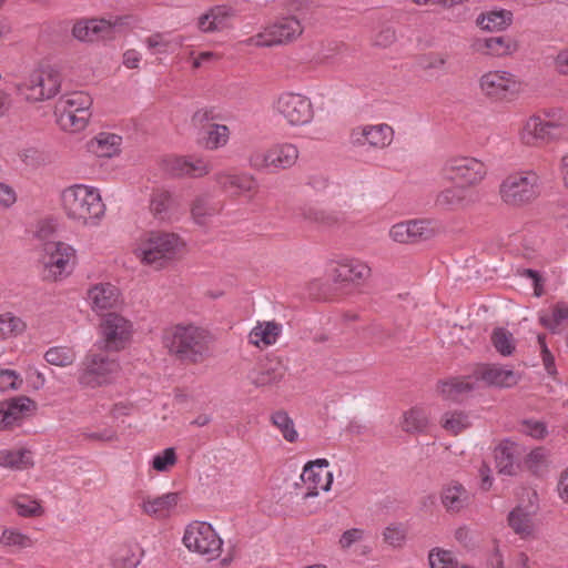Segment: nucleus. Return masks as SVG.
I'll return each instance as SVG.
<instances>
[{
    "label": "nucleus",
    "instance_id": "49",
    "mask_svg": "<svg viewBox=\"0 0 568 568\" xmlns=\"http://www.w3.org/2000/svg\"><path fill=\"white\" fill-rule=\"evenodd\" d=\"M539 322L547 329L556 333L562 322H568V306L562 302L557 303L552 308L551 315L546 313L539 315Z\"/></svg>",
    "mask_w": 568,
    "mask_h": 568
},
{
    "label": "nucleus",
    "instance_id": "40",
    "mask_svg": "<svg viewBox=\"0 0 568 568\" xmlns=\"http://www.w3.org/2000/svg\"><path fill=\"white\" fill-rule=\"evenodd\" d=\"M435 203L445 210L463 207L466 203V190L462 185L446 187L438 193Z\"/></svg>",
    "mask_w": 568,
    "mask_h": 568
},
{
    "label": "nucleus",
    "instance_id": "4",
    "mask_svg": "<svg viewBox=\"0 0 568 568\" xmlns=\"http://www.w3.org/2000/svg\"><path fill=\"white\" fill-rule=\"evenodd\" d=\"M120 372L118 359L109 354L90 349L84 356L78 381L82 386L97 388L112 383Z\"/></svg>",
    "mask_w": 568,
    "mask_h": 568
},
{
    "label": "nucleus",
    "instance_id": "12",
    "mask_svg": "<svg viewBox=\"0 0 568 568\" xmlns=\"http://www.w3.org/2000/svg\"><path fill=\"white\" fill-rule=\"evenodd\" d=\"M394 139V130L386 123L358 125L351 130L348 141L354 148L385 149Z\"/></svg>",
    "mask_w": 568,
    "mask_h": 568
},
{
    "label": "nucleus",
    "instance_id": "54",
    "mask_svg": "<svg viewBox=\"0 0 568 568\" xmlns=\"http://www.w3.org/2000/svg\"><path fill=\"white\" fill-rule=\"evenodd\" d=\"M470 426L469 417L462 412L447 413L444 417L443 427L457 435Z\"/></svg>",
    "mask_w": 568,
    "mask_h": 568
},
{
    "label": "nucleus",
    "instance_id": "35",
    "mask_svg": "<svg viewBox=\"0 0 568 568\" xmlns=\"http://www.w3.org/2000/svg\"><path fill=\"white\" fill-rule=\"evenodd\" d=\"M271 164L274 170H286L292 168L300 155L298 149L292 143L276 144L270 148Z\"/></svg>",
    "mask_w": 568,
    "mask_h": 568
},
{
    "label": "nucleus",
    "instance_id": "37",
    "mask_svg": "<svg viewBox=\"0 0 568 568\" xmlns=\"http://www.w3.org/2000/svg\"><path fill=\"white\" fill-rule=\"evenodd\" d=\"M93 103L92 98L83 92L77 91L62 95L57 104V111H71L80 113H91L90 109Z\"/></svg>",
    "mask_w": 568,
    "mask_h": 568
},
{
    "label": "nucleus",
    "instance_id": "9",
    "mask_svg": "<svg viewBox=\"0 0 568 568\" xmlns=\"http://www.w3.org/2000/svg\"><path fill=\"white\" fill-rule=\"evenodd\" d=\"M61 74L48 68L34 70L28 79L18 84L19 94L29 102H39L53 98L60 90Z\"/></svg>",
    "mask_w": 568,
    "mask_h": 568
},
{
    "label": "nucleus",
    "instance_id": "25",
    "mask_svg": "<svg viewBox=\"0 0 568 568\" xmlns=\"http://www.w3.org/2000/svg\"><path fill=\"white\" fill-rule=\"evenodd\" d=\"M214 180L224 191L234 190L236 195L251 192L257 187L255 178L248 173L217 172Z\"/></svg>",
    "mask_w": 568,
    "mask_h": 568
},
{
    "label": "nucleus",
    "instance_id": "5",
    "mask_svg": "<svg viewBox=\"0 0 568 568\" xmlns=\"http://www.w3.org/2000/svg\"><path fill=\"white\" fill-rule=\"evenodd\" d=\"M540 176L532 170L509 174L499 186L501 200L511 206L532 202L539 195Z\"/></svg>",
    "mask_w": 568,
    "mask_h": 568
},
{
    "label": "nucleus",
    "instance_id": "26",
    "mask_svg": "<svg viewBox=\"0 0 568 568\" xmlns=\"http://www.w3.org/2000/svg\"><path fill=\"white\" fill-rule=\"evenodd\" d=\"M120 292L110 283H99L88 291V300L94 311H104L116 306Z\"/></svg>",
    "mask_w": 568,
    "mask_h": 568
},
{
    "label": "nucleus",
    "instance_id": "59",
    "mask_svg": "<svg viewBox=\"0 0 568 568\" xmlns=\"http://www.w3.org/2000/svg\"><path fill=\"white\" fill-rule=\"evenodd\" d=\"M384 540L392 547H399L405 540V529L400 525H389L384 530Z\"/></svg>",
    "mask_w": 568,
    "mask_h": 568
},
{
    "label": "nucleus",
    "instance_id": "58",
    "mask_svg": "<svg viewBox=\"0 0 568 568\" xmlns=\"http://www.w3.org/2000/svg\"><path fill=\"white\" fill-rule=\"evenodd\" d=\"M537 341H538V345L540 347V354H541V358H542V363H544L546 372L549 375H555L557 373L556 365H555V358L546 344V335L539 334L537 336Z\"/></svg>",
    "mask_w": 568,
    "mask_h": 568
},
{
    "label": "nucleus",
    "instance_id": "22",
    "mask_svg": "<svg viewBox=\"0 0 568 568\" xmlns=\"http://www.w3.org/2000/svg\"><path fill=\"white\" fill-rule=\"evenodd\" d=\"M520 454V446L509 439H505L497 445L494 456L498 473L506 476H515L519 468L518 459Z\"/></svg>",
    "mask_w": 568,
    "mask_h": 568
},
{
    "label": "nucleus",
    "instance_id": "53",
    "mask_svg": "<svg viewBox=\"0 0 568 568\" xmlns=\"http://www.w3.org/2000/svg\"><path fill=\"white\" fill-rule=\"evenodd\" d=\"M176 462L178 457L175 449L173 447H169L153 456L151 466L159 473H166L176 464Z\"/></svg>",
    "mask_w": 568,
    "mask_h": 568
},
{
    "label": "nucleus",
    "instance_id": "20",
    "mask_svg": "<svg viewBox=\"0 0 568 568\" xmlns=\"http://www.w3.org/2000/svg\"><path fill=\"white\" fill-rule=\"evenodd\" d=\"M371 276V267L357 258H344L331 268L329 277L335 283L365 281Z\"/></svg>",
    "mask_w": 568,
    "mask_h": 568
},
{
    "label": "nucleus",
    "instance_id": "11",
    "mask_svg": "<svg viewBox=\"0 0 568 568\" xmlns=\"http://www.w3.org/2000/svg\"><path fill=\"white\" fill-rule=\"evenodd\" d=\"M443 176L462 185L473 186L480 183L487 174L484 162L471 156H454L444 163Z\"/></svg>",
    "mask_w": 568,
    "mask_h": 568
},
{
    "label": "nucleus",
    "instance_id": "1",
    "mask_svg": "<svg viewBox=\"0 0 568 568\" xmlns=\"http://www.w3.org/2000/svg\"><path fill=\"white\" fill-rule=\"evenodd\" d=\"M162 339L172 356L191 364H199L207 358L214 342L209 329L194 324L172 326L164 332Z\"/></svg>",
    "mask_w": 568,
    "mask_h": 568
},
{
    "label": "nucleus",
    "instance_id": "15",
    "mask_svg": "<svg viewBox=\"0 0 568 568\" xmlns=\"http://www.w3.org/2000/svg\"><path fill=\"white\" fill-rule=\"evenodd\" d=\"M165 172L174 178L199 179L207 175L212 170L209 160L200 156H168L163 160Z\"/></svg>",
    "mask_w": 568,
    "mask_h": 568
},
{
    "label": "nucleus",
    "instance_id": "64",
    "mask_svg": "<svg viewBox=\"0 0 568 568\" xmlns=\"http://www.w3.org/2000/svg\"><path fill=\"white\" fill-rule=\"evenodd\" d=\"M520 432L539 439L546 435V427L541 422L527 419L521 423Z\"/></svg>",
    "mask_w": 568,
    "mask_h": 568
},
{
    "label": "nucleus",
    "instance_id": "24",
    "mask_svg": "<svg viewBox=\"0 0 568 568\" xmlns=\"http://www.w3.org/2000/svg\"><path fill=\"white\" fill-rule=\"evenodd\" d=\"M34 407L33 400L27 396L14 397L0 403V429L12 426L20 417Z\"/></svg>",
    "mask_w": 568,
    "mask_h": 568
},
{
    "label": "nucleus",
    "instance_id": "42",
    "mask_svg": "<svg viewBox=\"0 0 568 568\" xmlns=\"http://www.w3.org/2000/svg\"><path fill=\"white\" fill-rule=\"evenodd\" d=\"M91 113H80L71 111H58V123L60 128L69 132H80L89 123Z\"/></svg>",
    "mask_w": 568,
    "mask_h": 568
},
{
    "label": "nucleus",
    "instance_id": "61",
    "mask_svg": "<svg viewBox=\"0 0 568 568\" xmlns=\"http://www.w3.org/2000/svg\"><path fill=\"white\" fill-rule=\"evenodd\" d=\"M22 384L20 375L12 369H0V387L2 389H18Z\"/></svg>",
    "mask_w": 568,
    "mask_h": 568
},
{
    "label": "nucleus",
    "instance_id": "39",
    "mask_svg": "<svg viewBox=\"0 0 568 568\" xmlns=\"http://www.w3.org/2000/svg\"><path fill=\"white\" fill-rule=\"evenodd\" d=\"M511 21L513 13L508 10H491L477 18V24L487 31H501L509 27Z\"/></svg>",
    "mask_w": 568,
    "mask_h": 568
},
{
    "label": "nucleus",
    "instance_id": "46",
    "mask_svg": "<svg viewBox=\"0 0 568 568\" xmlns=\"http://www.w3.org/2000/svg\"><path fill=\"white\" fill-rule=\"evenodd\" d=\"M26 328V323L19 316L10 312L0 314V339L18 336L22 334Z\"/></svg>",
    "mask_w": 568,
    "mask_h": 568
},
{
    "label": "nucleus",
    "instance_id": "31",
    "mask_svg": "<svg viewBox=\"0 0 568 568\" xmlns=\"http://www.w3.org/2000/svg\"><path fill=\"white\" fill-rule=\"evenodd\" d=\"M122 138L115 133L101 132L89 143V151L99 158H112L120 152Z\"/></svg>",
    "mask_w": 568,
    "mask_h": 568
},
{
    "label": "nucleus",
    "instance_id": "43",
    "mask_svg": "<svg viewBox=\"0 0 568 568\" xmlns=\"http://www.w3.org/2000/svg\"><path fill=\"white\" fill-rule=\"evenodd\" d=\"M270 419L272 425L280 430L286 442L295 443L298 439V433L295 428L294 420L285 410L280 409L272 413Z\"/></svg>",
    "mask_w": 568,
    "mask_h": 568
},
{
    "label": "nucleus",
    "instance_id": "36",
    "mask_svg": "<svg viewBox=\"0 0 568 568\" xmlns=\"http://www.w3.org/2000/svg\"><path fill=\"white\" fill-rule=\"evenodd\" d=\"M282 327L275 322L257 323L250 332L248 339L253 345L261 347V345L268 346L276 343Z\"/></svg>",
    "mask_w": 568,
    "mask_h": 568
},
{
    "label": "nucleus",
    "instance_id": "56",
    "mask_svg": "<svg viewBox=\"0 0 568 568\" xmlns=\"http://www.w3.org/2000/svg\"><path fill=\"white\" fill-rule=\"evenodd\" d=\"M0 544L7 547L27 548L31 546V540L18 530L4 529L0 535Z\"/></svg>",
    "mask_w": 568,
    "mask_h": 568
},
{
    "label": "nucleus",
    "instance_id": "47",
    "mask_svg": "<svg viewBox=\"0 0 568 568\" xmlns=\"http://www.w3.org/2000/svg\"><path fill=\"white\" fill-rule=\"evenodd\" d=\"M44 359L50 365L67 367L75 362L77 353L71 347L52 346L44 353Z\"/></svg>",
    "mask_w": 568,
    "mask_h": 568
},
{
    "label": "nucleus",
    "instance_id": "62",
    "mask_svg": "<svg viewBox=\"0 0 568 568\" xmlns=\"http://www.w3.org/2000/svg\"><path fill=\"white\" fill-rule=\"evenodd\" d=\"M339 48L341 45L337 42L322 43L313 59L316 63H325L338 53Z\"/></svg>",
    "mask_w": 568,
    "mask_h": 568
},
{
    "label": "nucleus",
    "instance_id": "63",
    "mask_svg": "<svg viewBox=\"0 0 568 568\" xmlns=\"http://www.w3.org/2000/svg\"><path fill=\"white\" fill-rule=\"evenodd\" d=\"M16 509L20 516L31 517L41 514V506L37 500L20 499L14 503Z\"/></svg>",
    "mask_w": 568,
    "mask_h": 568
},
{
    "label": "nucleus",
    "instance_id": "19",
    "mask_svg": "<svg viewBox=\"0 0 568 568\" xmlns=\"http://www.w3.org/2000/svg\"><path fill=\"white\" fill-rule=\"evenodd\" d=\"M118 23L105 19H90L78 21L72 34L80 41L92 42L114 38Z\"/></svg>",
    "mask_w": 568,
    "mask_h": 568
},
{
    "label": "nucleus",
    "instance_id": "60",
    "mask_svg": "<svg viewBox=\"0 0 568 568\" xmlns=\"http://www.w3.org/2000/svg\"><path fill=\"white\" fill-rule=\"evenodd\" d=\"M547 118L548 120H544V125L546 128V131H548L550 140L552 141L559 138V130L565 125L566 116L560 114L558 118H556L555 113H547Z\"/></svg>",
    "mask_w": 568,
    "mask_h": 568
},
{
    "label": "nucleus",
    "instance_id": "28",
    "mask_svg": "<svg viewBox=\"0 0 568 568\" xmlns=\"http://www.w3.org/2000/svg\"><path fill=\"white\" fill-rule=\"evenodd\" d=\"M479 375L487 385L496 387H511L519 381L517 373L499 365L486 366L481 368Z\"/></svg>",
    "mask_w": 568,
    "mask_h": 568
},
{
    "label": "nucleus",
    "instance_id": "57",
    "mask_svg": "<svg viewBox=\"0 0 568 568\" xmlns=\"http://www.w3.org/2000/svg\"><path fill=\"white\" fill-rule=\"evenodd\" d=\"M248 163L251 168L257 171L272 169L270 149L253 151L250 154Z\"/></svg>",
    "mask_w": 568,
    "mask_h": 568
},
{
    "label": "nucleus",
    "instance_id": "32",
    "mask_svg": "<svg viewBox=\"0 0 568 568\" xmlns=\"http://www.w3.org/2000/svg\"><path fill=\"white\" fill-rule=\"evenodd\" d=\"M519 139L525 145H536L539 141H551L544 125V120L538 115H532L525 121L519 131Z\"/></svg>",
    "mask_w": 568,
    "mask_h": 568
},
{
    "label": "nucleus",
    "instance_id": "41",
    "mask_svg": "<svg viewBox=\"0 0 568 568\" xmlns=\"http://www.w3.org/2000/svg\"><path fill=\"white\" fill-rule=\"evenodd\" d=\"M300 215L307 222L323 227H332L339 223L341 216L333 211H326L314 206H304Z\"/></svg>",
    "mask_w": 568,
    "mask_h": 568
},
{
    "label": "nucleus",
    "instance_id": "8",
    "mask_svg": "<svg viewBox=\"0 0 568 568\" xmlns=\"http://www.w3.org/2000/svg\"><path fill=\"white\" fill-rule=\"evenodd\" d=\"M41 262L47 280L61 281L73 272L77 265V252L68 243L48 242L43 246Z\"/></svg>",
    "mask_w": 568,
    "mask_h": 568
},
{
    "label": "nucleus",
    "instance_id": "27",
    "mask_svg": "<svg viewBox=\"0 0 568 568\" xmlns=\"http://www.w3.org/2000/svg\"><path fill=\"white\" fill-rule=\"evenodd\" d=\"M185 41L183 36H173L170 32H156L143 40L152 54H169L180 49Z\"/></svg>",
    "mask_w": 568,
    "mask_h": 568
},
{
    "label": "nucleus",
    "instance_id": "50",
    "mask_svg": "<svg viewBox=\"0 0 568 568\" xmlns=\"http://www.w3.org/2000/svg\"><path fill=\"white\" fill-rule=\"evenodd\" d=\"M141 561V556L129 545L121 546L112 557L114 568H135Z\"/></svg>",
    "mask_w": 568,
    "mask_h": 568
},
{
    "label": "nucleus",
    "instance_id": "21",
    "mask_svg": "<svg viewBox=\"0 0 568 568\" xmlns=\"http://www.w3.org/2000/svg\"><path fill=\"white\" fill-rule=\"evenodd\" d=\"M180 500L178 493H166L161 496H144L141 501L143 514L161 520L171 516Z\"/></svg>",
    "mask_w": 568,
    "mask_h": 568
},
{
    "label": "nucleus",
    "instance_id": "13",
    "mask_svg": "<svg viewBox=\"0 0 568 568\" xmlns=\"http://www.w3.org/2000/svg\"><path fill=\"white\" fill-rule=\"evenodd\" d=\"M275 109L291 125L307 124L314 115L311 101L298 93L281 94L275 103Z\"/></svg>",
    "mask_w": 568,
    "mask_h": 568
},
{
    "label": "nucleus",
    "instance_id": "34",
    "mask_svg": "<svg viewBox=\"0 0 568 568\" xmlns=\"http://www.w3.org/2000/svg\"><path fill=\"white\" fill-rule=\"evenodd\" d=\"M223 207L220 201H215L211 194H202L194 199L191 205V214L197 224H204L207 217L217 214Z\"/></svg>",
    "mask_w": 568,
    "mask_h": 568
},
{
    "label": "nucleus",
    "instance_id": "2",
    "mask_svg": "<svg viewBox=\"0 0 568 568\" xmlns=\"http://www.w3.org/2000/svg\"><path fill=\"white\" fill-rule=\"evenodd\" d=\"M61 200L68 217L84 225L95 224L104 215L105 206L95 187L69 186L62 192Z\"/></svg>",
    "mask_w": 568,
    "mask_h": 568
},
{
    "label": "nucleus",
    "instance_id": "33",
    "mask_svg": "<svg viewBox=\"0 0 568 568\" xmlns=\"http://www.w3.org/2000/svg\"><path fill=\"white\" fill-rule=\"evenodd\" d=\"M534 515L535 510L517 506L509 513L508 524L517 535L523 538L529 537L535 530Z\"/></svg>",
    "mask_w": 568,
    "mask_h": 568
},
{
    "label": "nucleus",
    "instance_id": "44",
    "mask_svg": "<svg viewBox=\"0 0 568 568\" xmlns=\"http://www.w3.org/2000/svg\"><path fill=\"white\" fill-rule=\"evenodd\" d=\"M29 465H31V457L29 450H0V467L10 469H24Z\"/></svg>",
    "mask_w": 568,
    "mask_h": 568
},
{
    "label": "nucleus",
    "instance_id": "6",
    "mask_svg": "<svg viewBox=\"0 0 568 568\" xmlns=\"http://www.w3.org/2000/svg\"><path fill=\"white\" fill-rule=\"evenodd\" d=\"M303 30L304 27L297 18L282 17L241 43L247 47L271 48L293 42L302 36Z\"/></svg>",
    "mask_w": 568,
    "mask_h": 568
},
{
    "label": "nucleus",
    "instance_id": "48",
    "mask_svg": "<svg viewBox=\"0 0 568 568\" xmlns=\"http://www.w3.org/2000/svg\"><path fill=\"white\" fill-rule=\"evenodd\" d=\"M172 197L168 191H156L152 194L150 200V210L152 214L161 220H168L170 217V206Z\"/></svg>",
    "mask_w": 568,
    "mask_h": 568
},
{
    "label": "nucleus",
    "instance_id": "38",
    "mask_svg": "<svg viewBox=\"0 0 568 568\" xmlns=\"http://www.w3.org/2000/svg\"><path fill=\"white\" fill-rule=\"evenodd\" d=\"M438 389L445 399L458 402L475 389V383L470 378H452L442 382Z\"/></svg>",
    "mask_w": 568,
    "mask_h": 568
},
{
    "label": "nucleus",
    "instance_id": "14",
    "mask_svg": "<svg viewBox=\"0 0 568 568\" xmlns=\"http://www.w3.org/2000/svg\"><path fill=\"white\" fill-rule=\"evenodd\" d=\"M132 325L126 318L116 313H109L101 323L103 342L97 343L95 346L99 349L104 346L108 349L119 351L130 339Z\"/></svg>",
    "mask_w": 568,
    "mask_h": 568
},
{
    "label": "nucleus",
    "instance_id": "16",
    "mask_svg": "<svg viewBox=\"0 0 568 568\" xmlns=\"http://www.w3.org/2000/svg\"><path fill=\"white\" fill-rule=\"evenodd\" d=\"M328 462L324 458L308 462L302 471L301 479L307 486L304 498L318 495L320 490L328 491L333 483V474L327 470Z\"/></svg>",
    "mask_w": 568,
    "mask_h": 568
},
{
    "label": "nucleus",
    "instance_id": "45",
    "mask_svg": "<svg viewBox=\"0 0 568 568\" xmlns=\"http://www.w3.org/2000/svg\"><path fill=\"white\" fill-rule=\"evenodd\" d=\"M490 342L501 356H510L516 349L513 334L504 327H496L491 332Z\"/></svg>",
    "mask_w": 568,
    "mask_h": 568
},
{
    "label": "nucleus",
    "instance_id": "51",
    "mask_svg": "<svg viewBox=\"0 0 568 568\" xmlns=\"http://www.w3.org/2000/svg\"><path fill=\"white\" fill-rule=\"evenodd\" d=\"M230 131L226 125L212 124L207 130V136L205 139L204 146L207 150H217L223 148L229 142Z\"/></svg>",
    "mask_w": 568,
    "mask_h": 568
},
{
    "label": "nucleus",
    "instance_id": "52",
    "mask_svg": "<svg viewBox=\"0 0 568 568\" xmlns=\"http://www.w3.org/2000/svg\"><path fill=\"white\" fill-rule=\"evenodd\" d=\"M427 424L426 413L420 408H413L404 414L402 428L407 433L423 432Z\"/></svg>",
    "mask_w": 568,
    "mask_h": 568
},
{
    "label": "nucleus",
    "instance_id": "30",
    "mask_svg": "<svg viewBox=\"0 0 568 568\" xmlns=\"http://www.w3.org/2000/svg\"><path fill=\"white\" fill-rule=\"evenodd\" d=\"M442 504L449 513H458L468 505L469 494L459 483H450L443 488Z\"/></svg>",
    "mask_w": 568,
    "mask_h": 568
},
{
    "label": "nucleus",
    "instance_id": "17",
    "mask_svg": "<svg viewBox=\"0 0 568 568\" xmlns=\"http://www.w3.org/2000/svg\"><path fill=\"white\" fill-rule=\"evenodd\" d=\"M518 48V41L509 36L475 38L470 43L473 52L494 58L511 55Z\"/></svg>",
    "mask_w": 568,
    "mask_h": 568
},
{
    "label": "nucleus",
    "instance_id": "18",
    "mask_svg": "<svg viewBox=\"0 0 568 568\" xmlns=\"http://www.w3.org/2000/svg\"><path fill=\"white\" fill-rule=\"evenodd\" d=\"M435 234L430 222L426 220H412L392 226L389 236L398 243H416L426 241Z\"/></svg>",
    "mask_w": 568,
    "mask_h": 568
},
{
    "label": "nucleus",
    "instance_id": "10",
    "mask_svg": "<svg viewBox=\"0 0 568 568\" xmlns=\"http://www.w3.org/2000/svg\"><path fill=\"white\" fill-rule=\"evenodd\" d=\"M478 83L480 92L491 101H509L521 91L520 80L506 70L487 71Z\"/></svg>",
    "mask_w": 568,
    "mask_h": 568
},
{
    "label": "nucleus",
    "instance_id": "55",
    "mask_svg": "<svg viewBox=\"0 0 568 568\" xmlns=\"http://www.w3.org/2000/svg\"><path fill=\"white\" fill-rule=\"evenodd\" d=\"M428 560L432 568H457L459 566L450 551L438 548L430 550Z\"/></svg>",
    "mask_w": 568,
    "mask_h": 568
},
{
    "label": "nucleus",
    "instance_id": "29",
    "mask_svg": "<svg viewBox=\"0 0 568 568\" xmlns=\"http://www.w3.org/2000/svg\"><path fill=\"white\" fill-rule=\"evenodd\" d=\"M285 376V367L278 361L267 362L261 369L250 373L248 378L256 387L280 383Z\"/></svg>",
    "mask_w": 568,
    "mask_h": 568
},
{
    "label": "nucleus",
    "instance_id": "7",
    "mask_svg": "<svg viewBox=\"0 0 568 568\" xmlns=\"http://www.w3.org/2000/svg\"><path fill=\"white\" fill-rule=\"evenodd\" d=\"M182 540L190 551L202 556L206 561L219 558L222 552L223 540L206 521L189 524Z\"/></svg>",
    "mask_w": 568,
    "mask_h": 568
},
{
    "label": "nucleus",
    "instance_id": "3",
    "mask_svg": "<svg viewBox=\"0 0 568 568\" xmlns=\"http://www.w3.org/2000/svg\"><path fill=\"white\" fill-rule=\"evenodd\" d=\"M182 245L183 242L174 233L149 232L140 239L134 254L144 264L162 267L176 256Z\"/></svg>",
    "mask_w": 568,
    "mask_h": 568
},
{
    "label": "nucleus",
    "instance_id": "23",
    "mask_svg": "<svg viewBox=\"0 0 568 568\" xmlns=\"http://www.w3.org/2000/svg\"><path fill=\"white\" fill-rule=\"evenodd\" d=\"M235 10L227 6H216L199 18V29L203 32H220L232 27Z\"/></svg>",
    "mask_w": 568,
    "mask_h": 568
}]
</instances>
